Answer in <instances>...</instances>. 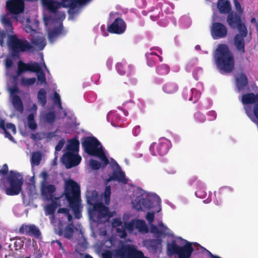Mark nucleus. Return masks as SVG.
<instances>
[{
  "mask_svg": "<svg viewBox=\"0 0 258 258\" xmlns=\"http://www.w3.org/2000/svg\"><path fill=\"white\" fill-rule=\"evenodd\" d=\"M37 109V108L36 105L35 104H33L32 108V111L35 113L36 112Z\"/></svg>",
  "mask_w": 258,
  "mask_h": 258,
  "instance_id": "nucleus-55",
  "label": "nucleus"
},
{
  "mask_svg": "<svg viewBox=\"0 0 258 258\" xmlns=\"http://www.w3.org/2000/svg\"><path fill=\"white\" fill-rule=\"evenodd\" d=\"M43 66L44 68H45L46 69H47V68H46V66H45V63H44V62L43 63ZM46 70H47V69H46ZM47 71L48 72V70H47Z\"/></svg>",
  "mask_w": 258,
  "mask_h": 258,
  "instance_id": "nucleus-63",
  "label": "nucleus"
},
{
  "mask_svg": "<svg viewBox=\"0 0 258 258\" xmlns=\"http://www.w3.org/2000/svg\"><path fill=\"white\" fill-rule=\"evenodd\" d=\"M131 190V205L132 208L137 211H146L156 207V211L161 210V200L156 194L147 193L142 189L132 186Z\"/></svg>",
  "mask_w": 258,
  "mask_h": 258,
  "instance_id": "nucleus-3",
  "label": "nucleus"
},
{
  "mask_svg": "<svg viewBox=\"0 0 258 258\" xmlns=\"http://www.w3.org/2000/svg\"><path fill=\"white\" fill-rule=\"evenodd\" d=\"M26 245L28 246H30L32 245V247L30 248L32 250H36L37 249L36 244L33 240L32 241L30 239H27Z\"/></svg>",
  "mask_w": 258,
  "mask_h": 258,
  "instance_id": "nucleus-42",
  "label": "nucleus"
},
{
  "mask_svg": "<svg viewBox=\"0 0 258 258\" xmlns=\"http://www.w3.org/2000/svg\"><path fill=\"white\" fill-rule=\"evenodd\" d=\"M78 1L80 3L84 4V3H86L90 1L91 0H78Z\"/></svg>",
  "mask_w": 258,
  "mask_h": 258,
  "instance_id": "nucleus-54",
  "label": "nucleus"
},
{
  "mask_svg": "<svg viewBox=\"0 0 258 258\" xmlns=\"http://www.w3.org/2000/svg\"><path fill=\"white\" fill-rule=\"evenodd\" d=\"M46 92L44 89H41L38 93V101L42 106H44L46 102Z\"/></svg>",
  "mask_w": 258,
  "mask_h": 258,
  "instance_id": "nucleus-30",
  "label": "nucleus"
},
{
  "mask_svg": "<svg viewBox=\"0 0 258 258\" xmlns=\"http://www.w3.org/2000/svg\"><path fill=\"white\" fill-rule=\"evenodd\" d=\"M192 96L190 100H193L194 102L197 101L200 97V93L196 90H191Z\"/></svg>",
  "mask_w": 258,
  "mask_h": 258,
  "instance_id": "nucleus-39",
  "label": "nucleus"
},
{
  "mask_svg": "<svg viewBox=\"0 0 258 258\" xmlns=\"http://www.w3.org/2000/svg\"><path fill=\"white\" fill-rule=\"evenodd\" d=\"M16 19L23 24L25 31L32 36V45H30L27 41L18 39L16 36L13 35L8 37L9 47L16 51L43 49L46 45V41L42 34L37 30L38 26V21L34 20L33 23H31L29 19H27L25 22L18 18Z\"/></svg>",
  "mask_w": 258,
  "mask_h": 258,
  "instance_id": "nucleus-2",
  "label": "nucleus"
},
{
  "mask_svg": "<svg viewBox=\"0 0 258 258\" xmlns=\"http://www.w3.org/2000/svg\"><path fill=\"white\" fill-rule=\"evenodd\" d=\"M8 89L14 107L17 110L22 112L23 110V105L21 99L17 95L18 92L17 86H14L12 87H9Z\"/></svg>",
  "mask_w": 258,
  "mask_h": 258,
  "instance_id": "nucleus-19",
  "label": "nucleus"
},
{
  "mask_svg": "<svg viewBox=\"0 0 258 258\" xmlns=\"http://www.w3.org/2000/svg\"><path fill=\"white\" fill-rule=\"evenodd\" d=\"M79 142L76 138L67 142L66 153L62 158V161L67 168H70L80 164L81 157L78 155Z\"/></svg>",
  "mask_w": 258,
  "mask_h": 258,
  "instance_id": "nucleus-10",
  "label": "nucleus"
},
{
  "mask_svg": "<svg viewBox=\"0 0 258 258\" xmlns=\"http://www.w3.org/2000/svg\"><path fill=\"white\" fill-rule=\"evenodd\" d=\"M55 189V187L53 185L48 184L44 182H42L41 191L43 198L51 201L50 204L47 205L44 208L46 215L52 214L56 208L59 206L58 202L61 201V198H53Z\"/></svg>",
  "mask_w": 258,
  "mask_h": 258,
  "instance_id": "nucleus-12",
  "label": "nucleus"
},
{
  "mask_svg": "<svg viewBox=\"0 0 258 258\" xmlns=\"http://www.w3.org/2000/svg\"><path fill=\"white\" fill-rule=\"evenodd\" d=\"M63 13H60L58 20H54L51 18L44 16V21L48 31V39L52 42L60 33L61 29V21L64 19Z\"/></svg>",
  "mask_w": 258,
  "mask_h": 258,
  "instance_id": "nucleus-13",
  "label": "nucleus"
},
{
  "mask_svg": "<svg viewBox=\"0 0 258 258\" xmlns=\"http://www.w3.org/2000/svg\"><path fill=\"white\" fill-rule=\"evenodd\" d=\"M41 159V156L40 153H34L32 155L31 157V164L32 166L38 165Z\"/></svg>",
  "mask_w": 258,
  "mask_h": 258,
  "instance_id": "nucleus-35",
  "label": "nucleus"
},
{
  "mask_svg": "<svg viewBox=\"0 0 258 258\" xmlns=\"http://www.w3.org/2000/svg\"><path fill=\"white\" fill-rule=\"evenodd\" d=\"M13 60L11 57H7L6 59V68L7 73H9V72L13 68Z\"/></svg>",
  "mask_w": 258,
  "mask_h": 258,
  "instance_id": "nucleus-38",
  "label": "nucleus"
},
{
  "mask_svg": "<svg viewBox=\"0 0 258 258\" xmlns=\"http://www.w3.org/2000/svg\"><path fill=\"white\" fill-rule=\"evenodd\" d=\"M65 186V195L68 202L74 212L75 217L79 219L81 217V209H82L79 186L72 179L67 180Z\"/></svg>",
  "mask_w": 258,
  "mask_h": 258,
  "instance_id": "nucleus-6",
  "label": "nucleus"
},
{
  "mask_svg": "<svg viewBox=\"0 0 258 258\" xmlns=\"http://www.w3.org/2000/svg\"><path fill=\"white\" fill-rule=\"evenodd\" d=\"M158 228L159 229L152 224L150 225V231L159 237L166 235H172L171 230L167 226L164 225L162 222H159Z\"/></svg>",
  "mask_w": 258,
  "mask_h": 258,
  "instance_id": "nucleus-21",
  "label": "nucleus"
},
{
  "mask_svg": "<svg viewBox=\"0 0 258 258\" xmlns=\"http://www.w3.org/2000/svg\"><path fill=\"white\" fill-rule=\"evenodd\" d=\"M150 149L153 155H164L168 150V142L165 139L162 140L158 143L152 144Z\"/></svg>",
  "mask_w": 258,
  "mask_h": 258,
  "instance_id": "nucleus-16",
  "label": "nucleus"
},
{
  "mask_svg": "<svg viewBox=\"0 0 258 258\" xmlns=\"http://www.w3.org/2000/svg\"><path fill=\"white\" fill-rule=\"evenodd\" d=\"M151 245L155 249H159L161 247V240L157 239V240L153 241Z\"/></svg>",
  "mask_w": 258,
  "mask_h": 258,
  "instance_id": "nucleus-41",
  "label": "nucleus"
},
{
  "mask_svg": "<svg viewBox=\"0 0 258 258\" xmlns=\"http://www.w3.org/2000/svg\"><path fill=\"white\" fill-rule=\"evenodd\" d=\"M19 231L21 233L27 234L36 237H39L40 235L39 230L33 225H23L20 227Z\"/></svg>",
  "mask_w": 258,
  "mask_h": 258,
  "instance_id": "nucleus-24",
  "label": "nucleus"
},
{
  "mask_svg": "<svg viewBox=\"0 0 258 258\" xmlns=\"http://www.w3.org/2000/svg\"><path fill=\"white\" fill-rule=\"evenodd\" d=\"M6 5L7 9L13 14H20L24 10V3L22 0H11L7 2Z\"/></svg>",
  "mask_w": 258,
  "mask_h": 258,
  "instance_id": "nucleus-20",
  "label": "nucleus"
},
{
  "mask_svg": "<svg viewBox=\"0 0 258 258\" xmlns=\"http://www.w3.org/2000/svg\"><path fill=\"white\" fill-rule=\"evenodd\" d=\"M131 217L132 215L129 213H126L123 215L124 224L123 225L120 219L115 218L113 220L112 227L113 229H115L117 235L120 237L123 238L126 236V231L130 233L134 234L137 233V232H148V228L144 220L134 219L130 222L126 223L125 222L129 220Z\"/></svg>",
  "mask_w": 258,
  "mask_h": 258,
  "instance_id": "nucleus-4",
  "label": "nucleus"
},
{
  "mask_svg": "<svg viewBox=\"0 0 258 258\" xmlns=\"http://www.w3.org/2000/svg\"><path fill=\"white\" fill-rule=\"evenodd\" d=\"M116 67H117V70H118V72H119V71H120V69L121 70V69H122V68H123V67H122V66L121 64H120V63H118V64H117V66H116ZM120 71H121V72H120V73L121 75H123V74H124V72L121 71V70H120Z\"/></svg>",
  "mask_w": 258,
  "mask_h": 258,
  "instance_id": "nucleus-52",
  "label": "nucleus"
},
{
  "mask_svg": "<svg viewBox=\"0 0 258 258\" xmlns=\"http://www.w3.org/2000/svg\"><path fill=\"white\" fill-rule=\"evenodd\" d=\"M28 193L30 196H33L35 194V187L34 184H31L28 187Z\"/></svg>",
  "mask_w": 258,
  "mask_h": 258,
  "instance_id": "nucleus-45",
  "label": "nucleus"
},
{
  "mask_svg": "<svg viewBox=\"0 0 258 258\" xmlns=\"http://www.w3.org/2000/svg\"><path fill=\"white\" fill-rule=\"evenodd\" d=\"M191 245L192 243L180 237L175 238L167 243V254L170 256L176 254L178 258H189L193 251Z\"/></svg>",
  "mask_w": 258,
  "mask_h": 258,
  "instance_id": "nucleus-8",
  "label": "nucleus"
},
{
  "mask_svg": "<svg viewBox=\"0 0 258 258\" xmlns=\"http://www.w3.org/2000/svg\"><path fill=\"white\" fill-rule=\"evenodd\" d=\"M105 234H106V232H105V231H100V233H99L100 235H105Z\"/></svg>",
  "mask_w": 258,
  "mask_h": 258,
  "instance_id": "nucleus-57",
  "label": "nucleus"
},
{
  "mask_svg": "<svg viewBox=\"0 0 258 258\" xmlns=\"http://www.w3.org/2000/svg\"><path fill=\"white\" fill-rule=\"evenodd\" d=\"M36 81L35 78H24L22 79L21 82L23 85L29 86L33 84Z\"/></svg>",
  "mask_w": 258,
  "mask_h": 258,
  "instance_id": "nucleus-37",
  "label": "nucleus"
},
{
  "mask_svg": "<svg viewBox=\"0 0 258 258\" xmlns=\"http://www.w3.org/2000/svg\"><path fill=\"white\" fill-rule=\"evenodd\" d=\"M140 130H141V128H140V126H136L134 128V132H135V134L137 135L139 134V133L140 132Z\"/></svg>",
  "mask_w": 258,
  "mask_h": 258,
  "instance_id": "nucleus-51",
  "label": "nucleus"
},
{
  "mask_svg": "<svg viewBox=\"0 0 258 258\" xmlns=\"http://www.w3.org/2000/svg\"><path fill=\"white\" fill-rule=\"evenodd\" d=\"M234 4L237 12L241 13L242 12V9L240 4L237 1V0H234Z\"/></svg>",
  "mask_w": 258,
  "mask_h": 258,
  "instance_id": "nucleus-47",
  "label": "nucleus"
},
{
  "mask_svg": "<svg viewBox=\"0 0 258 258\" xmlns=\"http://www.w3.org/2000/svg\"><path fill=\"white\" fill-rule=\"evenodd\" d=\"M154 218V214L153 213H148L146 215V219L149 223H152Z\"/></svg>",
  "mask_w": 258,
  "mask_h": 258,
  "instance_id": "nucleus-46",
  "label": "nucleus"
},
{
  "mask_svg": "<svg viewBox=\"0 0 258 258\" xmlns=\"http://www.w3.org/2000/svg\"><path fill=\"white\" fill-rule=\"evenodd\" d=\"M23 184L22 175L16 171H10L5 177L1 179L0 186L9 196L18 195L22 190Z\"/></svg>",
  "mask_w": 258,
  "mask_h": 258,
  "instance_id": "nucleus-5",
  "label": "nucleus"
},
{
  "mask_svg": "<svg viewBox=\"0 0 258 258\" xmlns=\"http://www.w3.org/2000/svg\"><path fill=\"white\" fill-rule=\"evenodd\" d=\"M227 22L232 28H237L238 33L234 38V43L236 48L242 52L244 51V38L246 36L247 31L239 16L234 13L229 14L227 18Z\"/></svg>",
  "mask_w": 258,
  "mask_h": 258,
  "instance_id": "nucleus-9",
  "label": "nucleus"
},
{
  "mask_svg": "<svg viewBox=\"0 0 258 258\" xmlns=\"http://www.w3.org/2000/svg\"><path fill=\"white\" fill-rule=\"evenodd\" d=\"M76 2L77 0H61V3H58L53 0H41L44 8L51 12H55L61 7H72Z\"/></svg>",
  "mask_w": 258,
  "mask_h": 258,
  "instance_id": "nucleus-15",
  "label": "nucleus"
},
{
  "mask_svg": "<svg viewBox=\"0 0 258 258\" xmlns=\"http://www.w3.org/2000/svg\"><path fill=\"white\" fill-rule=\"evenodd\" d=\"M112 180H117L123 183L127 182V179L125 178L124 173L121 170L118 165L115 166L113 175L107 180V182Z\"/></svg>",
  "mask_w": 258,
  "mask_h": 258,
  "instance_id": "nucleus-25",
  "label": "nucleus"
},
{
  "mask_svg": "<svg viewBox=\"0 0 258 258\" xmlns=\"http://www.w3.org/2000/svg\"><path fill=\"white\" fill-rule=\"evenodd\" d=\"M8 167L7 164H4L2 167H0V176H4L8 172Z\"/></svg>",
  "mask_w": 258,
  "mask_h": 258,
  "instance_id": "nucleus-43",
  "label": "nucleus"
},
{
  "mask_svg": "<svg viewBox=\"0 0 258 258\" xmlns=\"http://www.w3.org/2000/svg\"><path fill=\"white\" fill-rule=\"evenodd\" d=\"M50 218V220H51V223H56V222L54 221V216H52Z\"/></svg>",
  "mask_w": 258,
  "mask_h": 258,
  "instance_id": "nucleus-56",
  "label": "nucleus"
},
{
  "mask_svg": "<svg viewBox=\"0 0 258 258\" xmlns=\"http://www.w3.org/2000/svg\"><path fill=\"white\" fill-rule=\"evenodd\" d=\"M116 241L114 239V238H111L110 239L105 241L103 243V245L106 247H111L112 246L115 244Z\"/></svg>",
  "mask_w": 258,
  "mask_h": 258,
  "instance_id": "nucleus-40",
  "label": "nucleus"
},
{
  "mask_svg": "<svg viewBox=\"0 0 258 258\" xmlns=\"http://www.w3.org/2000/svg\"><path fill=\"white\" fill-rule=\"evenodd\" d=\"M56 242H57V243H58V244L60 246V247H61V243H60V242H59V241H57Z\"/></svg>",
  "mask_w": 258,
  "mask_h": 258,
  "instance_id": "nucleus-62",
  "label": "nucleus"
},
{
  "mask_svg": "<svg viewBox=\"0 0 258 258\" xmlns=\"http://www.w3.org/2000/svg\"><path fill=\"white\" fill-rule=\"evenodd\" d=\"M54 119V115L53 113H50L48 114H44L43 113L40 115V121L47 122L48 123L52 122Z\"/></svg>",
  "mask_w": 258,
  "mask_h": 258,
  "instance_id": "nucleus-33",
  "label": "nucleus"
},
{
  "mask_svg": "<svg viewBox=\"0 0 258 258\" xmlns=\"http://www.w3.org/2000/svg\"><path fill=\"white\" fill-rule=\"evenodd\" d=\"M27 125L31 130H34L37 127V124L34 119V115L32 113L30 114L27 118Z\"/></svg>",
  "mask_w": 258,
  "mask_h": 258,
  "instance_id": "nucleus-32",
  "label": "nucleus"
},
{
  "mask_svg": "<svg viewBox=\"0 0 258 258\" xmlns=\"http://www.w3.org/2000/svg\"><path fill=\"white\" fill-rule=\"evenodd\" d=\"M2 21L3 24L5 26L8 31H11V20L10 19V16L8 14L2 17Z\"/></svg>",
  "mask_w": 258,
  "mask_h": 258,
  "instance_id": "nucleus-34",
  "label": "nucleus"
},
{
  "mask_svg": "<svg viewBox=\"0 0 258 258\" xmlns=\"http://www.w3.org/2000/svg\"><path fill=\"white\" fill-rule=\"evenodd\" d=\"M42 135L41 134L32 135V138L34 140H39L42 139Z\"/></svg>",
  "mask_w": 258,
  "mask_h": 258,
  "instance_id": "nucleus-49",
  "label": "nucleus"
},
{
  "mask_svg": "<svg viewBox=\"0 0 258 258\" xmlns=\"http://www.w3.org/2000/svg\"><path fill=\"white\" fill-rule=\"evenodd\" d=\"M241 100L247 115L252 117L249 110L252 108V104L258 102V96L253 93L247 94L242 96Z\"/></svg>",
  "mask_w": 258,
  "mask_h": 258,
  "instance_id": "nucleus-18",
  "label": "nucleus"
},
{
  "mask_svg": "<svg viewBox=\"0 0 258 258\" xmlns=\"http://www.w3.org/2000/svg\"><path fill=\"white\" fill-rule=\"evenodd\" d=\"M89 166L94 170H97L101 167V164L97 161L91 159L88 162Z\"/></svg>",
  "mask_w": 258,
  "mask_h": 258,
  "instance_id": "nucleus-36",
  "label": "nucleus"
},
{
  "mask_svg": "<svg viewBox=\"0 0 258 258\" xmlns=\"http://www.w3.org/2000/svg\"><path fill=\"white\" fill-rule=\"evenodd\" d=\"M5 34L3 32H0V44L2 46L3 44V39L5 37Z\"/></svg>",
  "mask_w": 258,
  "mask_h": 258,
  "instance_id": "nucleus-53",
  "label": "nucleus"
},
{
  "mask_svg": "<svg viewBox=\"0 0 258 258\" xmlns=\"http://www.w3.org/2000/svg\"><path fill=\"white\" fill-rule=\"evenodd\" d=\"M84 258H92V257L89 255H85L84 256Z\"/></svg>",
  "mask_w": 258,
  "mask_h": 258,
  "instance_id": "nucleus-60",
  "label": "nucleus"
},
{
  "mask_svg": "<svg viewBox=\"0 0 258 258\" xmlns=\"http://www.w3.org/2000/svg\"><path fill=\"white\" fill-rule=\"evenodd\" d=\"M217 66L221 73L230 72L234 66V58L225 44L218 46L215 53Z\"/></svg>",
  "mask_w": 258,
  "mask_h": 258,
  "instance_id": "nucleus-7",
  "label": "nucleus"
},
{
  "mask_svg": "<svg viewBox=\"0 0 258 258\" xmlns=\"http://www.w3.org/2000/svg\"><path fill=\"white\" fill-rule=\"evenodd\" d=\"M211 258H221L218 256L214 255L212 254H211Z\"/></svg>",
  "mask_w": 258,
  "mask_h": 258,
  "instance_id": "nucleus-58",
  "label": "nucleus"
},
{
  "mask_svg": "<svg viewBox=\"0 0 258 258\" xmlns=\"http://www.w3.org/2000/svg\"><path fill=\"white\" fill-rule=\"evenodd\" d=\"M249 112L252 114V117L250 116H248L250 119L253 122L257 123L258 125V122H257V120H258V104L255 105L253 107V110H252V108L249 110Z\"/></svg>",
  "mask_w": 258,
  "mask_h": 258,
  "instance_id": "nucleus-31",
  "label": "nucleus"
},
{
  "mask_svg": "<svg viewBox=\"0 0 258 258\" xmlns=\"http://www.w3.org/2000/svg\"><path fill=\"white\" fill-rule=\"evenodd\" d=\"M217 8L222 13H226L231 9L229 2L227 0H219L217 3Z\"/></svg>",
  "mask_w": 258,
  "mask_h": 258,
  "instance_id": "nucleus-26",
  "label": "nucleus"
},
{
  "mask_svg": "<svg viewBox=\"0 0 258 258\" xmlns=\"http://www.w3.org/2000/svg\"><path fill=\"white\" fill-rule=\"evenodd\" d=\"M211 33L213 39H220L227 36V29L226 26L221 23H213L211 28Z\"/></svg>",
  "mask_w": 258,
  "mask_h": 258,
  "instance_id": "nucleus-17",
  "label": "nucleus"
},
{
  "mask_svg": "<svg viewBox=\"0 0 258 258\" xmlns=\"http://www.w3.org/2000/svg\"><path fill=\"white\" fill-rule=\"evenodd\" d=\"M250 22L251 23H256V20L255 18H252L250 20Z\"/></svg>",
  "mask_w": 258,
  "mask_h": 258,
  "instance_id": "nucleus-59",
  "label": "nucleus"
},
{
  "mask_svg": "<svg viewBox=\"0 0 258 258\" xmlns=\"http://www.w3.org/2000/svg\"><path fill=\"white\" fill-rule=\"evenodd\" d=\"M247 84V79L245 75H240L236 78V86L240 91L244 89Z\"/></svg>",
  "mask_w": 258,
  "mask_h": 258,
  "instance_id": "nucleus-27",
  "label": "nucleus"
},
{
  "mask_svg": "<svg viewBox=\"0 0 258 258\" xmlns=\"http://www.w3.org/2000/svg\"><path fill=\"white\" fill-rule=\"evenodd\" d=\"M41 176L42 177V178L43 179L44 181L43 182H44L45 183H46L45 182V180L47 178V174L46 172H42L41 173Z\"/></svg>",
  "mask_w": 258,
  "mask_h": 258,
  "instance_id": "nucleus-50",
  "label": "nucleus"
},
{
  "mask_svg": "<svg viewBox=\"0 0 258 258\" xmlns=\"http://www.w3.org/2000/svg\"><path fill=\"white\" fill-rule=\"evenodd\" d=\"M73 226L70 225L64 229L60 231L59 234L64 237L70 238L74 233V229H73Z\"/></svg>",
  "mask_w": 258,
  "mask_h": 258,
  "instance_id": "nucleus-29",
  "label": "nucleus"
},
{
  "mask_svg": "<svg viewBox=\"0 0 258 258\" xmlns=\"http://www.w3.org/2000/svg\"><path fill=\"white\" fill-rule=\"evenodd\" d=\"M150 54L151 55H155V53L154 52H152L150 53Z\"/></svg>",
  "mask_w": 258,
  "mask_h": 258,
  "instance_id": "nucleus-64",
  "label": "nucleus"
},
{
  "mask_svg": "<svg viewBox=\"0 0 258 258\" xmlns=\"http://www.w3.org/2000/svg\"><path fill=\"white\" fill-rule=\"evenodd\" d=\"M83 146L86 153L90 155L95 156L99 158L103 165L108 163V160L100 142L94 137L86 138Z\"/></svg>",
  "mask_w": 258,
  "mask_h": 258,
  "instance_id": "nucleus-11",
  "label": "nucleus"
},
{
  "mask_svg": "<svg viewBox=\"0 0 258 258\" xmlns=\"http://www.w3.org/2000/svg\"><path fill=\"white\" fill-rule=\"evenodd\" d=\"M55 217L67 219L69 222H70L72 218L71 215L69 213L68 210L66 208L59 209L58 210L57 214L55 216Z\"/></svg>",
  "mask_w": 258,
  "mask_h": 258,
  "instance_id": "nucleus-28",
  "label": "nucleus"
},
{
  "mask_svg": "<svg viewBox=\"0 0 258 258\" xmlns=\"http://www.w3.org/2000/svg\"><path fill=\"white\" fill-rule=\"evenodd\" d=\"M64 141L63 140H60L58 142L57 145L56 146L55 150L56 151H60L62 149V147H63V146L64 145Z\"/></svg>",
  "mask_w": 258,
  "mask_h": 258,
  "instance_id": "nucleus-48",
  "label": "nucleus"
},
{
  "mask_svg": "<svg viewBox=\"0 0 258 258\" xmlns=\"http://www.w3.org/2000/svg\"><path fill=\"white\" fill-rule=\"evenodd\" d=\"M175 91V90H173V91H167V92L168 93H172V92H174Z\"/></svg>",
  "mask_w": 258,
  "mask_h": 258,
  "instance_id": "nucleus-61",
  "label": "nucleus"
},
{
  "mask_svg": "<svg viewBox=\"0 0 258 258\" xmlns=\"http://www.w3.org/2000/svg\"><path fill=\"white\" fill-rule=\"evenodd\" d=\"M126 26L122 19H116L115 21L108 27V30L111 33L121 34L125 29Z\"/></svg>",
  "mask_w": 258,
  "mask_h": 258,
  "instance_id": "nucleus-23",
  "label": "nucleus"
},
{
  "mask_svg": "<svg viewBox=\"0 0 258 258\" xmlns=\"http://www.w3.org/2000/svg\"><path fill=\"white\" fill-rule=\"evenodd\" d=\"M111 194L110 187L106 186L104 196H98L97 191L93 189H88L86 192V199L88 205V210L90 219L97 223L104 222L114 216V212H108L107 207L103 205H108L110 202Z\"/></svg>",
  "mask_w": 258,
  "mask_h": 258,
  "instance_id": "nucleus-1",
  "label": "nucleus"
},
{
  "mask_svg": "<svg viewBox=\"0 0 258 258\" xmlns=\"http://www.w3.org/2000/svg\"><path fill=\"white\" fill-rule=\"evenodd\" d=\"M53 101L55 103L58 104L59 107L61 108L60 98L59 95L57 93H54V97L53 98Z\"/></svg>",
  "mask_w": 258,
  "mask_h": 258,
  "instance_id": "nucleus-44",
  "label": "nucleus"
},
{
  "mask_svg": "<svg viewBox=\"0 0 258 258\" xmlns=\"http://www.w3.org/2000/svg\"><path fill=\"white\" fill-rule=\"evenodd\" d=\"M26 71H31L37 73V78L40 83L45 82V77L42 71V66L36 62L28 64L23 63L20 61L18 63V74L20 75L21 73Z\"/></svg>",
  "mask_w": 258,
  "mask_h": 258,
  "instance_id": "nucleus-14",
  "label": "nucleus"
},
{
  "mask_svg": "<svg viewBox=\"0 0 258 258\" xmlns=\"http://www.w3.org/2000/svg\"><path fill=\"white\" fill-rule=\"evenodd\" d=\"M0 127L4 130L5 137L13 141L12 135L16 133L15 125L11 123L5 124L4 120L0 119Z\"/></svg>",
  "mask_w": 258,
  "mask_h": 258,
  "instance_id": "nucleus-22",
  "label": "nucleus"
}]
</instances>
